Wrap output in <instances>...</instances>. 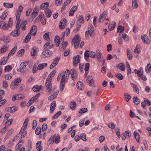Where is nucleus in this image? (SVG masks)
Masks as SVG:
<instances>
[{
  "mask_svg": "<svg viewBox=\"0 0 151 151\" xmlns=\"http://www.w3.org/2000/svg\"><path fill=\"white\" fill-rule=\"evenodd\" d=\"M80 37L78 34L75 35L72 39V43L74 44V46L76 49L77 48L81 41Z\"/></svg>",
  "mask_w": 151,
  "mask_h": 151,
  "instance_id": "obj_1",
  "label": "nucleus"
},
{
  "mask_svg": "<svg viewBox=\"0 0 151 151\" xmlns=\"http://www.w3.org/2000/svg\"><path fill=\"white\" fill-rule=\"evenodd\" d=\"M22 80L19 78L14 79L11 82L10 88L12 89H16L21 82Z\"/></svg>",
  "mask_w": 151,
  "mask_h": 151,
  "instance_id": "obj_2",
  "label": "nucleus"
},
{
  "mask_svg": "<svg viewBox=\"0 0 151 151\" xmlns=\"http://www.w3.org/2000/svg\"><path fill=\"white\" fill-rule=\"evenodd\" d=\"M28 64V62L25 61L24 63H22L20 65L19 69H17V71L20 72L21 73H26L28 71V69L27 68V66Z\"/></svg>",
  "mask_w": 151,
  "mask_h": 151,
  "instance_id": "obj_3",
  "label": "nucleus"
},
{
  "mask_svg": "<svg viewBox=\"0 0 151 151\" xmlns=\"http://www.w3.org/2000/svg\"><path fill=\"white\" fill-rule=\"evenodd\" d=\"M52 79V78L50 77H49L48 76V77L47 78L46 80L45 85L47 87V91L48 92H50L51 89L52 87V83H51Z\"/></svg>",
  "mask_w": 151,
  "mask_h": 151,
  "instance_id": "obj_4",
  "label": "nucleus"
},
{
  "mask_svg": "<svg viewBox=\"0 0 151 151\" xmlns=\"http://www.w3.org/2000/svg\"><path fill=\"white\" fill-rule=\"evenodd\" d=\"M52 52L49 50H46L42 53V56L43 57H49L52 55Z\"/></svg>",
  "mask_w": 151,
  "mask_h": 151,
  "instance_id": "obj_5",
  "label": "nucleus"
},
{
  "mask_svg": "<svg viewBox=\"0 0 151 151\" xmlns=\"http://www.w3.org/2000/svg\"><path fill=\"white\" fill-rule=\"evenodd\" d=\"M54 45L52 42L49 41L47 42L44 46V48L45 50L50 49L53 47Z\"/></svg>",
  "mask_w": 151,
  "mask_h": 151,
  "instance_id": "obj_6",
  "label": "nucleus"
},
{
  "mask_svg": "<svg viewBox=\"0 0 151 151\" xmlns=\"http://www.w3.org/2000/svg\"><path fill=\"white\" fill-rule=\"evenodd\" d=\"M81 58V56L79 55H78L74 57L73 59V64L76 67L77 66V64L79 63Z\"/></svg>",
  "mask_w": 151,
  "mask_h": 151,
  "instance_id": "obj_7",
  "label": "nucleus"
},
{
  "mask_svg": "<svg viewBox=\"0 0 151 151\" xmlns=\"http://www.w3.org/2000/svg\"><path fill=\"white\" fill-rule=\"evenodd\" d=\"M122 38L124 40L127 41L129 40V38L126 34H123L122 35V37H119V42L120 44H122Z\"/></svg>",
  "mask_w": 151,
  "mask_h": 151,
  "instance_id": "obj_8",
  "label": "nucleus"
},
{
  "mask_svg": "<svg viewBox=\"0 0 151 151\" xmlns=\"http://www.w3.org/2000/svg\"><path fill=\"white\" fill-rule=\"evenodd\" d=\"M66 19H63L61 20L59 26L60 29H62L65 28L66 25Z\"/></svg>",
  "mask_w": 151,
  "mask_h": 151,
  "instance_id": "obj_9",
  "label": "nucleus"
},
{
  "mask_svg": "<svg viewBox=\"0 0 151 151\" xmlns=\"http://www.w3.org/2000/svg\"><path fill=\"white\" fill-rule=\"evenodd\" d=\"M141 39L144 43H146L147 44H149L150 41H149V39L148 38V37L146 35H142L141 36Z\"/></svg>",
  "mask_w": 151,
  "mask_h": 151,
  "instance_id": "obj_10",
  "label": "nucleus"
},
{
  "mask_svg": "<svg viewBox=\"0 0 151 151\" xmlns=\"http://www.w3.org/2000/svg\"><path fill=\"white\" fill-rule=\"evenodd\" d=\"M38 9L37 7H35L33 10V12L30 15V17L34 19L35 18L38 14Z\"/></svg>",
  "mask_w": 151,
  "mask_h": 151,
  "instance_id": "obj_11",
  "label": "nucleus"
},
{
  "mask_svg": "<svg viewBox=\"0 0 151 151\" xmlns=\"http://www.w3.org/2000/svg\"><path fill=\"white\" fill-rule=\"evenodd\" d=\"M37 27L35 25L33 26L30 29V32L32 34V35L35 36L37 32Z\"/></svg>",
  "mask_w": 151,
  "mask_h": 151,
  "instance_id": "obj_12",
  "label": "nucleus"
},
{
  "mask_svg": "<svg viewBox=\"0 0 151 151\" xmlns=\"http://www.w3.org/2000/svg\"><path fill=\"white\" fill-rule=\"evenodd\" d=\"M38 49L36 47H33L31 51V56H33L36 55L37 53V50Z\"/></svg>",
  "mask_w": 151,
  "mask_h": 151,
  "instance_id": "obj_13",
  "label": "nucleus"
},
{
  "mask_svg": "<svg viewBox=\"0 0 151 151\" xmlns=\"http://www.w3.org/2000/svg\"><path fill=\"white\" fill-rule=\"evenodd\" d=\"M29 120V118L28 117H27L25 119L24 122L23 126L22 128L24 131L26 129L27 125H28V121Z\"/></svg>",
  "mask_w": 151,
  "mask_h": 151,
  "instance_id": "obj_14",
  "label": "nucleus"
},
{
  "mask_svg": "<svg viewBox=\"0 0 151 151\" xmlns=\"http://www.w3.org/2000/svg\"><path fill=\"white\" fill-rule=\"evenodd\" d=\"M70 72L72 75V77L73 80H75L76 78V72L74 69H72L71 70Z\"/></svg>",
  "mask_w": 151,
  "mask_h": 151,
  "instance_id": "obj_15",
  "label": "nucleus"
},
{
  "mask_svg": "<svg viewBox=\"0 0 151 151\" xmlns=\"http://www.w3.org/2000/svg\"><path fill=\"white\" fill-rule=\"evenodd\" d=\"M56 103L55 101H54L51 103L50 109V113H52L53 111L55 109L56 107Z\"/></svg>",
  "mask_w": 151,
  "mask_h": 151,
  "instance_id": "obj_16",
  "label": "nucleus"
},
{
  "mask_svg": "<svg viewBox=\"0 0 151 151\" xmlns=\"http://www.w3.org/2000/svg\"><path fill=\"white\" fill-rule=\"evenodd\" d=\"M49 3L48 2H45L42 4L40 6V8L42 9H45V10L48 9Z\"/></svg>",
  "mask_w": 151,
  "mask_h": 151,
  "instance_id": "obj_17",
  "label": "nucleus"
},
{
  "mask_svg": "<svg viewBox=\"0 0 151 151\" xmlns=\"http://www.w3.org/2000/svg\"><path fill=\"white\" fill-rule=\"evenodd\" d=\"M47 65V63H44L42 64H40L38 65L37 69L38 70H41L44 69Z\"/></svg>",
  "mask_w": 151,
  "mask_h": 151,
  "instance_id": "obj_18",
  "label": "nucleus"
},
{
  "mask_svg": "<svg viewBox=\"0 0 151 151\" xmlns=\"http://www.w3.org/2000/svg\"><path fill=\"white\" fill-rule=\"evenodd\" d=\"M55 138V135L52 136L48 140L47 142V144L48 145H49L51 143H53L54 142V139Z\"/></svg>",
  "mask_w": 151,
  "mask_h": 151,
  "instance_id": "obj_19",
  "label": "nucleus"
},
{
  "mask_svg": "<svg viewBox=\"0 0 151 151\" xmlns=\"http://www.w3.org/2000/svg\"><path fill=\"white\" fill-rule=\"evenodd\" d=\"M116 67H119V68L122 71H124L125 70V66L124 64L119 63Z\"/></svg>",
  "mask_w": 151,
  "mask_h": 151,
  "instance_id": "obj_20",
  "label": "nucleus"
},
{
  "mask_svg": "<svg viewBox=\"0 0 151 151\" xmlns=\"http://www.w3.org/2000/svg\"><path fill=\"white\" fill-rule=\"evenodd\" d=\"M20 33V31L17 30H14L11 33V35L15 36H19Z\"/></svg>",
  "mask_w": 151,
  "mask_h": 151,
  "instance_id": "obj_21",
  "label": "nucleus"
},
{
  "mask_svg": "<svg viewBox=\"0 0 151 151\" xmlns=\"http://www.w3.org/2000/svg\"><path fill=\"white\" fill-rule=\"evenodd\" d=\"M31 35L32 34L31 32L28 33L24 39V42L25 43H27L29 41L31 38Z\"/></svg>",
  "mask_w": 151,
  "mask_h": 151,
  "instance_id": "obj_22",
  "label": "nucleus"
},
{
  "mask_svg": "<svg viewBox=\"0 0 151 151\" xmlns=\"http://www.w3.org/2000/svg\"><path fill=\"white\" fill-rule=\"evenodd\" d=\"M8 14V12L5 10L2 14L1 16L0 17V19H2L4 20Z\"/></svg>",
  "mask_w": 151,
  "mask_h": 151,
  "instance_id": "obj_23",
  "label": "nucleus"
},
{
  "mask_svg": "<svg viewBox=\"0 0 151 151\" xmlns=\"http://www.w3.org/2000/svg\"><path fill=\"white\" fill-rule=\"evenodd\" d=\"M133 102L135 105H137L139 103V99L137 96H134L133 98Z\"/></svg>",
  "mask_w": 151,
  "mask_h": 151,
  "instance_id": "obj_24",
  "label": "nucleus"
},
{
  "mask_svg": "<svg viewBox=\"0 0 151 151\" xmlns=\"http://www.w3.org/2000/svg\"><path fill=\"white\" fill-rule=\"evenodd\" d=\"M113 23L109 24L108 26V29L110 30H113L116 26V22H113Z\"/></svg>",
  "mask_w": 151,
  "mask_h": 151,
  "instance_id": "obj_25",
  "label": "nucleus"
},
{
  "mask_svg": "<svg viewBox=\"0 0 151 151\" xmlns=\"http://www.w3.org/2000/svg\"><path fill=\"white\" fill-rule=\"evenodd\" d=\"M1 40L3 41L5 43H9V40L8 38L6 36H3L1 37Z\"/></svg>",
  "mask_w": 151,
  "mask_h": 151,
  "instance_id": "obj_26",
  "label": "nucleus"
},
{
  "mask_svg": "<svg viewBox=\"0 0 151 151\" xmlns=\"http://www.w3.org/2000/svg\"><path fill=\"white\" fill-rule=\"evenodd\" d=\"M129 132L127 131H126L124 133L122 134V138L123 140H124L126 138L127 136H129Z\"/></svg>",
  "mask_w": 151,
  "mask_h": 151,
  "instance_id": "obj_27",
  "label": "nucleus"
},
{
  "mask_svg": "<svg viewBox=\"0 0 151 151\" xmlns=\"http://www.w3.org/2000/svg\"><path fill=\"white\" fill-rule=\"evenodd\" d=\"M46 16L49 18L50 17L52 14V12L49 9L45 10Z\"/></svg>",
  "mask_w": 151,
  "mask_h": 151,
  "instance_id": "obj_28",
  "label": "nucleus"
},
{
  "mask_svg": "<svg viewBox=\"0 0 151 151\" xmlns=\"http://www.w3.org/2000/svg\"><path fill=\"white\" fill-rule=\"evenodd\" d=\"M4 6H6L8 8H12L13 6V3H4Z\"/></svg>",
  "mask_w": 151,
  "mask_h": 151,
  "instance_id": "obj_29",
  "label": "nucleus"
},
{
  "mask_svg": "<svg viewBox=\"0 0 151 151\" xmlns=\"http://www.w3.org/2000/svg\"><path fill=\"white\" fill-rule=\"evenodd\" d=\"M76 102L74 101H71L70 104V107L73 110L75 109V108L76 106Z\"/></svg>",
  "mask_w": 151,
  "mask_h": 151,
  "instance_id": "obj_30",
  "label": "nucleus"
},
{
  "mask_svg": "<svg viewBox=\"0 0 151 151\" xmlns=\"http://www.w3.org/2000/svg\"><path fill=\"white\" fill-rule=\"evenodd\" d=\"M68 78L65 77V75H63L61 78L60 82L61 83H65L67 81Z\"/></svg>",
  "mask_w": 151,
  "mask_h": 151,
  "instance_id": "obj_31",
  "label": "nucleus"
},
{
  "mask_svg": "<svg viewBox=\"0 0 151 151\" xmlns=\"http://www.w3.org/2000/svg\"><path fill=\"white\" fill-rule=\"evenodd\" d=\"M77 88L80 90H82L83 88V85L82 83L80 81H79L77 83Z\"/></svg>",
  "mask_w": 151,
  "mask_h": 151,
  "instance_id": "obj_32",
  "label": "nucleus"
},
{
  "mask_svg": "<svg viewBox=\"0 0 151 151\" xmlns=\"http://www.w3.org/2000/svg\"><path fill=\"white\" fill-rule=\"evenodd\" d=\"M17 48V46H15L13 49H12L9 53V55H13L15 53Z\"/></svg>",
  "mask_w": 151,
  "mask_h": 151,
  "instance_id": "obj_33",
  "label": "nucleus"
},
{
  "mask_svg": "<svg viewBox=\"0 0 151 151\" xmlns=\"http://www.w3.org/2000/svg\"><path fill=\"white\" fill-rule=\"evenodd\" d=\"M61 45H62V47L60 48L61 50H63V51L64 49H65L67 45L68 42H64L63 41L61 43Z\"/></svg>",
  "mask_w": 151,
  "mask_h": 151,
  "instance_id": "obj_34",
  "label": "nucleus"
},
{
  "mask_svg": "<svg viewBox=\"0 0 151 151\" xmlns=\"http://www.w3.org/2000/svg\"><path fill=\"white\" fill-rule=\"evenodd\" d=\"M134 137L137 141L138 142H139V134L137 132H136L134 131Z\"/></svg>",
  "mask_w": 151,
  "mask_h": 151,
  "instance_id": "obj_35",
  "label": "nucleus"
},
{
  "mask_svg": "<svg viewBox=\"0 0 151 151\" xmlns=\"http://www.w3.org/2000/svg\"><path fill=\"white\" fill-rule=\"evenodd\" d=\"M10 112L14 113L17 111L18 109V107L17 106H13L10 107Z\"/></svg>",
  "mask_w": 151,
  "mask_h": 151,
  "instance_id": "obj_36",
  "label": "nucleus"
},
{
  "mask_svg": "<svg viewBox=\"0 0 151 151\" xmlns=\"http://www.w3.org/2000/svg\"><path fill=\"white\" fill-rule=\"evenodd\" d=\"M137 1V0H132V7L134 9H136L138 7Z\"/></svg>",
  "mask_w": 151,
  "mask_h": 151,
  "instance_id": "obj_37",
  "label": "nucleus"
},
{
  "mask_svg": "<svg viewBox=\"0 0 151 151\" xmlns=\"http://www.w3.org/2000/svg\"><path fill=\"white\" fill-rule=\"evenodd\" d=\"M61 112L59 111L55 115L52 117V119H55L58 118L59 116L61 114Z\"/></svg>",
  "mask_w": 151,
  "mask_h": 151,
  "instance_id": "obj_38",
  "label": "nucleus"
},
{
  "mask_svg": "<svg viewBox=\"0 0 151 151\" xmlns=\"http://www.w3.org/2000/svg\"><path fill=\"white\" fill-rule=\"evenodd\" d=\"M40 93H38L31 98L30 100L34 102L40 96Z\"/></svg>",
  "mask_w": 151,
  "mask_h": 151,
  "instance_id": "obj_39",
  "label": "nucleus"
},
{
  "mask_svg": "<svg viewBox=\"0 0 151 151\" xmlns=\"http://www.w3.org/2000/svg\"><path fill=\"white\" fill-rule=\"evenodd\" d=\"M8 50V48L7 47L5 46H3V47L0 50L1 53H3L6 52Z\"/></svg>",
  "mask_w": 151,
  "mask_h": 151,
  "instance_id": "obj_40",
  "label": "nucleus"
},
{
  "mask_svg": "<svg viewBox=\"0 0 151 151\" xmlns=\"http://www.w3.org/2000/svg\"><path fill=\"white\" fill-rule=\"evenodd\" d=\"M124 96L127 101L128 102L131 99V96L129 94L127 93H124Z\"/></svg>",
  "mask_w": 151,
  "mask_h": 151,
  "instance_id": "obj_41",
  "label": "nucleus"
},
{
  "mask_svg": "<svg viewBox=\"0 0 151 151\" xmlns=\"http://www.w3.org/2000/svg\"><path fill=\"white\" fill-rule=\"evenodd\" d=\"M41 132V129L40 127H37L35 130V134L37 135L40 134Z\"/></svg>",
  "mask_w": 151,
  "mask_h": 151,
  "instance_id": "obj_42",
  "label": "nucleus"
},
{
  "mask_svg": "<svg viewBox=\"0 0 151 151\" xmlns=\"http://www.w3.org/2000/svg\"><path fill=\"white\" fill-rule=\"evenodd\" d=\"M116 76L120 80H122L123 78V76L120 73H116Z\"/></svg>",
  "mask_w": 151,
  "mask_h": 151,
  "instance_id": "obj_43",
  "label": "nucleus"
},
{
  "mask_svg": "<svg viewBox=\"0 0 151 151\" xmlns=\"http://www.w3.org/2000/svg\"><path fill=\"white\" fill-rule=\"evenodd\" d=\"M87 111V109L86 108H85L84 109L82 108L80 109L78 112L80 114H83L86 112Z\"/></svg>",
  "mask_w": 151,
  "mask_h": 151,
  "instance_id": "obj_44",
  "label": "nucleus"
},
{
  "mask_svg": "<svg viewBox=\"0 0 151 151\" xmlns=\"http://www.w3.org/2000/svg\"><path fill=\"white\" fill-rule=\"evenodd\" d=\"M24 50L22 49L20 50L17 53V55L22 56L24 53Z\"/></svg>",
  "mask_w": 151,
  "mask_h": 151,
  "instance_id": "obj_45",
  "label": "nucleus"
},
{
  "mask_svg": "<svg viewBox=\"0 0 151 151\" xmlns=\"http://www.w3.org/2000/svg\"><path fill=\"white\" fill-rule=\"evenodd\" d=\"M151 66L150 63L147 64V67L146 68L145 70L146 72L150 73L151 71Z\"/></svg>",
  "mask_w": 151,
  "mask_h": 151,
  "instance_id": "obj_46",
  "label": "nucleus"
},
{
  "mask_svg": "<svg viewBox=\"0 0 151 151\" xmlns=\"http://www.w3.org/2000/svg\"><path fill=\"white\" fill-rule=\"evenodd\" d=\"M124 30V27L122 26H119L118 27L117 29L118 32H122Z\"/></svg>",
  "mask_w": 151,
  "mask_h": 151,
  "instance_id": "obj_47",
  "label": "nucleus"
},
{
  "mask_svg": "<svg viewBox=\"0 0 151 151\" xmlns=\"http://www.w3.org/2000/svg\"><path fill=\"white\" fill-rule=\"evenodd\" d=\"M80 138H81L82 140L84 141H86V135L85 134L82 133L81 134Z\"/></svg>",
  "mask_w": 151,
  "mask_h": 151,
  "instance_id": "obj_48",
  "label": "nucleus"
},
{
  "mask_svg": "<svg viewBox=\"0 0 151 151\" xmlns=\"http://www.w3.org/2000/svg\"><path fill=\"white\" fill-rule=\"evenodd\" d=\"M130 53L129 50L127 49V55L128 59L129 60H131L132 58V56L130 55Z\"/></svg>",
  "mask_w": 151,
  "mask_h": 151,
  "instance_id": "obj_49",
  "label": "nucleus"
},
{
  "mask_svg": "<svg viewBox=\"0 0 151 151\" xmlns=\"http://www.w3.org/2000/svg\"><path fill=\"white\" fill-rule=\"evenodd\" d=\"M88 30L90 31V33H92L94 31V29L93 27L92 24H90L89 25L88 27Z\"/></svg>",
  "mask_w": 151,
  "mask_h": 151,
  "instance_id": "obj_50",
  "label": "nucleus"
},
{
  "mask_svg": "<svg viewBox=\"0 0 151 151\" xmlns=\"http://www.w3.org/2000/svg\"><path fill=\"white\" fill-rule=\"evenodd\" d=\"M12 68L10 65H8L6 66L5 68V71L9 72L11 71L12 69Z\"/></svg>",
  "mask_w": 151,
  "mask_h": 151,
  "instance_id": "obj_51",
  "label": "nucleus"
},
{
  "mask_svg": "<svg viewBox=\"0 0 151 151\" xmlns=\"http://www.w3.org/2000/svg\"><path fill=\"white\" fill-rule=\"evenodd\" d=\"M78 22L80 23H83L84 22V20L83 17L82 15L79 17V18L78 19Z\"/></svg>",
  "mask_w": 151,
  "mask_h": 151,
  "instance_id": "obj_52",
  "label": "nucleus"
},
{
  "mask_svg": "<svg viewBox=\"0 0 151 151\" xmlns=\"http://www.w3.org/2000/svg\"><path fill=\"white\" fill-rule=\"evenodd\" d=\"M9 27L7 25H6V23L4 22V23L3 24V26L1 28L3 29H8Z\"/></svg>",
  "mask_w": 151,
  "mask_h": 151,
  "instance_id": "obj_53",
  "label": "nucleus"
},
{
  "mask_svg": "<svg viewBox=\"0 0 151 151\" xmlns=\"http://www.w3.org/2000/svg\"><path fill=\"white\" fill-rule=\"evenodd\" d=\"M7 60H5V59L4 57H3L2 59L1 62H0V65H4L7 62Z\"/></svg>",
  "mask_w": 151,
  "mask_h": 151,
  "instance_id": "obj_54",
  "label": "nucleus"
},
{
  "mask_svg": "<svg viewBox=\"0 0 151 151\" xmlns=\"http://www.w3.org/2000/svg\"><path fill=\"white\" fill-rule=\"evenodd\" d=\"M140 77L144 81H146L147 80V78L145 76L143 75V71H142L141 73L140 74Z\"/></svg>",
  "mask_w": 151,
  "mask_h": 151,
  "instance_id": "obj_55",
  "label": "nucleus"
},
{
  "mask_svg": "<svg viewBox=\"0 0 151 151\" xmlns=\"http://www.w3.org/2000/svg\"><path fill=\"white\" fill-rule=\"evenodd\" d=\"M144 102L148 106L151 105V103L150 101L147 99L145 98L144 99Z\"/></svg>",
  "mask_w": 151,
  "mask_h": 151,
  "instance_id": "obj_56",
  "label": "nucleus"
},
{
  "mask_svg": "<svg viewBox=\"0 0 151 151\" xmlns=\"http://www.w3.org/2000/svg\"><path fill=\"white\" fill-rule=\"evenodd\" d=\"M94 80L93 79H90L89 81V83H88L89 84V86H91L94 87Z\"/></svg>",
  "mask_w": 151,
  "mask_h": 151,
  "instance_id": "obj_57",
  "label": "nucleus"
},
{
  "mask_svg": "<svg viewBox=\"0 0 151 151\" xmlns=\"http://www.w3.org/2000/svg\"><path fill=\"white\" fill-rule=\"evenodd\" d=\"M65 86V83H61L60 82V91H62L63 90Z\"/></svg>",
  "mask_w": 151,
  "mask_h": 151,
  "instance_id": "obj_58",
  "label": "nucleus"
},
{
  "mask_svg": "<svg viewBox=\"0 0 151 151\" xmlns=\"http://www.w3.org/2000/svg\"><path fill=\"white\" fill-rule=\"evenodd\" d=\"M55 70L52 71L49 75V77H50L52 78L55 75Z\"/></svg>",
  "mask_w": 151,
  "mask_h": 151,
  "instance_id": "obj_59",
  "label": "nucleus"
},
{
  "mask_svg": "<svg viewBox=\"0 0 151 151\" xmlns=\"http://www.w3.org/2000/svg\"><path fill=\"white\" fill-rule=\"evenodd\" d=\"M47 126L46 124H43L42 125V131L44 132L47 129Z\"/></svg>",
  "mask_w": 151,
  "mask_h": 151,
  "instance_id": "obj_60",
  "label": "nucleus"
},
{
  "mask_svg": "<svg viewBox=\"0 0 151 151\" xmlns=\"http://www.w3.org/2000/svg\"><path fill=\"white\" fill-rule=\"evenodd\" d=\"M5 77V78L6 79V80H9L10 79L12 78V74H8L6 75Z\"/></svg>",
  "mask_w": 151,
  "mask_h": 151,
  "instance_id": "obj_61",
  "label": "nucleus"
},
{
  "mask_svg": "<svg viewBox=\"0 0 151 151\" xmlns=\"http://www.w3.org/2000/svg\"><path fill=\"white\" fill-rule=\"evenodd\" d=\"M140 48V47L138 45H137L136 48L134 50V52L135 53H139L140 50H139V49Z\"/></svg>",
  "mask_w": 151,
  "mask_h": 151,
  "instance_id": "obj_62",
  "label": "nucleus"
},
{
  "mask_svg": "<svg viewBox=\"0 0 151 151\" xmlns=\"http://www.w3.org/2000/svg\"><path fill=\"white\" fill-rule=\"evenodd\" d=\"M32 89L34 92H37V91H39V86L37 85L33 87Z\"/></svg>",
  "mask_w": 151,
  "mask_h": 151,
  "instance_id": "obj_63",
  "label": "nucleus"
},
{
  "mask_svg": "<svg viewBox=\"0 0 151 151\" xmlns=\"http://www.w3.org/2000/svg\"><path fill=\"white\" fill-rule=\"evenodd\" d=\"M60 137L58 135L56 136L55 137V143L58 144L59 143Z\"/></svg>",
  "mask_w": 151,
  "mask_h": 151,
  "instance_id": "obj_64",
  "label": "nucleus"
}]
</instances>
